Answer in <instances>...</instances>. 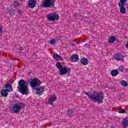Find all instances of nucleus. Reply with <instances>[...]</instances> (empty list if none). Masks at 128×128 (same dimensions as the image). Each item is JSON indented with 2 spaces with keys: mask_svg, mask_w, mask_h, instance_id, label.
<instances>
[{
  "mask_svg": "<svg viewBox=\"0 0 128 128\" xmlns=\"http://www.w3.org/2000/svg\"><path fill=\"white\" fill-rule=\"evenodd\" d=\"M21 2H24V0H21Z\"/></svg>",
  "mask_w": 128,
  "mask_h": 128,
  "instance_id": "2f4dec72",
  "label": "nucleus"
},
{
  "mask_svg": "<svg viewBox=\"0 0 128 128\" xmlns=\"http://www.w3.org/2000/svg\"><path fill=\"white\" fill-rule=\"evenodd\" d=\"M24 108V103L20 102L18 100H15L12 106H10V110L14 114H18Z\"/></svg>",
  "mask_w": 128,
  "mask_h": 128,
  "instance_id": "f03ea898",
  "label": "nucleus"
},
{
  "mask_svg": "<svg viewBox=\"0 0 128 128\" xmlns=\"http://www.w3.org/2000/svg\"><path fill=\"white\" fill-rule=\"evenodd\" d=\"M120 2L118 3V6L120 10V12L121 14H126V8H124V6H126V2L128 0H120Z\"/></svg>",
  "mask_w": 128,
  "mask_h": 128,
  "instance_id": "423d86ee",
  "label": "nucleus"
},
{
  "mask_svg": "<svg viewBox=\"0 0 128 128\" xmlns=\"http://www.w3.org/2000/svg\"><path fill=\"white\" fill-rule=\"evenodd\" d=\"M47 20L49 22H56L60 20V16L54 12L50 13L46 16Z\"/></svg>",
  "mask_w": 128,
  "mask_h": 128,
  "instance_id": "39448f33",
  "label": "nucleus"
},
{
  "mask_svg": "<svg viewBox=\"0 0 128 128\" xmlns=\"http://www.w3.org/2000/svg\"><path fill=\"white\" fill-rule=\"evenodd\" d=\"M42 84V82L38 79L32 80L30 82V86L32 88H34L37 85L40 86Z\"/></svg>",
  "mask_w": 128,
  "mask_h": 128,
  "instance_id": "6e6552de",
  "label": "nucleus"
},
{
  "mask_svg": "<svg viewBox=\"0 0 128 128\" xmlns=\"http://www.w3.org/2000/svg\"><path fill=\"white\" fill-rule=\"evenodd\" d=\"M9 10H8V12L10 14H12V12H14V9L12 8H9Z\"/></svg>",
  "mask_w": 128,
  "mask_h": 128,
  "instance_id": "b1692460",
  "label": "nucleus"
},
{
  "mask_svg": "<svg viewBox=\"0 0 128 128\" xmlns=\"http://www.w3.org/2000/svg\"><path fill=\"white\" fill-rule=\"evenodd\" d=\"M56 0H44L40 6L42 8H54Z\"/></svg>",
  "mask_w": 128,
  "mask_h": 128,
  "instance_id": "20e7f679",
  "label": "nucleus"
},
{
  "mask_svg": "<svg viewBox=\"0 0 128 128\" xmlns=\"http://www.w3.org/2000/svg\"><path fill=\"white\" fill-rule=\"evenodd\" d=\"M14 6L16 8L20 6V4L18 2H14Z\"/></svg>",
  "mask_w": 128,
  "mask_h": 128,
  "instance_id": "cd10ccee",
  "label": "nucleus"
},
{
  "mask_svg": "<svg viewBox=\"0 0 128 128\" xmlns=\"http://www.w3.org/2000/svg\"><path fill=\"white\" fill-rule=\"evenodd\" d=\"M56 68H58L59 70L62 68V64L60 62H58L56 64Z\"/></svg>",
  "mask_w": 128,
  "mask_h": 128,
  "instance_id": "4be33fe9",
  "label": "nucleus"
},
{
  "mask_svg": "<svg viewBox=\"0 0 128 128\" xmlns=\"http://www.w3.org/2000/svg\"><path fill=\"white\" fill-rule=\"evenodd\" d=\"M72 69L68 67H62L59 70L60 74L62 76L64 74H70Z\"/></svg>",
  "mask_w": 128,
  "mask_h": 128,
  "instance_id": "0eeeda50",
  "label": "nucleus"
},
{
  "mask_svg": "<svg viewBox=\"0 0 128 128\" xmlns=\"http://www.w3.org/2000/svg\"><path fill=\"white\" fill-rule=\"evenodd\" d=\"M118 70L120 72H122V70H124V67L122 66H118Z\"/></svg>",
  "mask_w": 128,
  "mask_h": 128,
  "instance_id": "393cba45",
  "label": "nucleus"
},
{
  "mask_svg": "<svg viewBox=\"0 0 128 128\" xmlns=\"http://www.w3.org/2000/svg\"><path fill=\"white\" fill-rule=\"evenodd\" d=\"M1 96H3V98H6L8 96V91L6 90H1Z\"/></svg>",
  "mask_w": 128,
  "mask_h": 128,
  "instance_id": "dca6fc26",
  "label": "nucleus"
},
{
  "mask_svg": "<svg viewBox=\"0 0 128 128\" xmlns=\"http://www.w3.org/2000/svg\"><path fill=\"white\" fill-rule=\"evenodd\" d=\"M113 58L114 60H122V62H124V56L120 54L114 55Z\"/></svg>",
  "mask_w": 128,
  "mask_h": 128,
  "instance_id": "1a4fd4ad",
  "label": "nucleus"
},
{
  "mask_svg": "<svg viewBox=\"0 0 128 128\" xmlns=\"http://www.w3.org/2000/svg\"><path fill=\"white\" fill-rule=\"evenodd\" d=\"M80 62L82 66H88V58H84L81 59Z\"/></svg>",
  "mask_w": 128,
  "mask_h": 128,
  "instance_id": "4468645a",
  "label": "nucleus"
},
{
  "mask_svg": "<svg viewBox=\"0 0 128 128\" xmlns=\"http://www.w3.org/2000/svg\"><path fill=\"white\" fill-rule=\"evenodd\" d=\"M71 60L74 62H76L78 60V54H72L71 58Z\"/></svg>",
  "mask_w": 128,
  "mask_h": 128,
  "instance_id": "2eb2a0df",
  "label": "nucleus"
},
{
  "mask_svg": "<svg viewBox=\"0 0 128 128\" xmlns=\"http://www.w3.org/2000/svg\"><path fill=\"white\" fill-rule=\"evenodd\" d=\"M122 128H128V118H124L122 121Z\"/></svg>",
  "mask_w": 128,
  "mask_h": 128,
  "instance_id": "9b49d317",
  "label": "nucleus"
},
{
  "mask_svg": "<svg viewBox=\"0 0 128 128\" xmlns=\"http://www.w3.org/2000/svg\"><path fill=\"white\" fill-rule=\"evenodd\" d=\"M120 84H121V86H124V88H126V86H128V82H126L124 80H122L120 82Z\"/></svg>",
  "mask_w": 128,
  "mask_h": 128,
  "instance_id": "aec40b11",
  "label": "nucleus"
},
{
  "mask_svg": "<svg viewBox=\"0 0 128 128\" xmlns=\"http://www.w3.org/2000/svg\"><path fill=\"white\" fill-rule=\"evenodd\" d=\"M85 94L88 96V98L94 102L102 104V100H104V94H102V92H94L92 94L85 92Z\"/></svg>",
  "mask_w": 128,
  "mask_h": 128,
  "instance_id": "f257e3e1",
  "label": "nucleus"
},
{
  "mask_svg": "<svg viewBox=\"0 0 128 128\" xmlns=\"http://www.w3.org/2000/svg\"><path fill=\"white\" fill-rule=\"evenodd\" d=\"M53 56L55 60H62V58L60 57V56L57 54H54Z\"/></svg>",
  "mask_w": 128,
  "mask_h": 128,
  "instance_id": "a211bd4d",
  "label": "nucleus"
},
{
  "mask_svg": "<svg viewBox=\"0 0 128 128\" xmlns=\"http://www.w3.org/2000/svg\"><path fill=\"white\" fill-rule=\"evenodd\" d=\"M2 32V26H0V32Z\"/></svg>",
  "mask_w": 128,
  "mask_h": 128,
  "instance_id": "c85d7f7f",
  "label": "nucleus"
},
{
  "mask_svg": "<svg viewBox=\"0 0 128 128\" xmlns=\"http://www.w3.org/2000/svg\"><path fill=\"white\" fill-rule=\"evenodd\" d=\"M126 48H128V41L126 43Z\"/></svg>",
  "mask_w": 128,
  "mask_h": 128,
  "instance_id": "c756f323",
  "label": "nucleus"
},
{
  "mask_svg": "<svg viewBox=\"0 0 128 128\" xmlns=\"http://www.w3.org/2000/svg\"><path fill=\"white\" fill-rule=\"evenodd\" d=\"M72 46H74V44H72Z\"/></svg>",
  "mask_w": 128,
  "mask_h": 128,
  "instance_id": "473e14b6",
  "label": "nucleus"
},
{
  "mask_svg": "<svg viewBox=\"0 0 128 128\" xmlns=\"http://www.w3.org/2000/svg\"><path fill=\"white\" fill-rule=\"evenodd\" d=\"M5 89L7 92H12V86H10V84H6L5 86Z\"/></svg>",
  "mask_w": 128,
  "mask_h": 128,
  "instance_id": "f3484780",
  "label": "nucleus"
},
{
  "mask_svg": "<svg viewBox=\"0 0 128 128\" xmlns=\"http://www.w3.org/2000/svg\"><path fill=\"white\" fill-rule=\"evenodd\" d=\"M72 112H72V110H69L68 111V114L69 116H70V118L72 116L71 114H72Z\"/></svg>",
  "mask_w": 128,
  "mask_h": 128,
  "instance_id": "bb28decb",
  "label": "nucleus"
},
{
  "mask_svg": "<svg viewBox=\"0 0 128 128\" xmlns=\"http://www.w3.org/2000/svg\"><path fill=\"white\" fill-rule=\"evenodd\" d=\"M108 42L110 44H112V42H116V38L114 36H112L108 38Z\"/></svg>",
  "mask_w": 128,
  "mask_h": 128,
  "instance_id": "412c9836",
  "label": "nucleus"
},
{
  "mask_svg": "<svg viewBox=\"0 0 128 128\" xmlns=\"http://www.w3.org/2000/svg\"><path fill=\"white\" fill-rule=\"evenodd\" d=\"M118 114H124L126 112V110L123 109L118 111Z\"/></svg>",
  "mask_w": 128,
  "mask_h": 128,
  "instance_id": "a878e982",
  "label": "nucleus"
},
{
  "mask_svg": "<svg viewBox=\"0 0 128 128\" xmlns=\"http://www.w3.org/2000/svg\"><path fill=\"white\" fill-rule=\"evenodd\" d=\"M56 100V96L54 94H52L49 98L48 102L50 104H52Z\"/></svg>",
  "mask_w": 128,
  "mask_h": 128,
  "instance_id": "f8f14e48",
  "label": "nucleus"
},
{
  "mask_svg": "<svg viewBox=\"0 0 128 128\" xmlns=\"http://www.w3.org/2000/svg\"><path fill=\"white\" fill-rule=\"evenodd\" d=\"M20 50H24V49L22 48V47L20 46Z\"/></svg>",
  "mask_w": 128,
  "mask_h": 128,
  "instance_id": "7c9ffc66",
  "label": "nucleus"
},
{
  "mask_svg": "<svg viewBox=\"0 0 128 128\" xmlns=\"http://www.w3.org/2000/svg\"><path fill=\"white\" fill-rule=\"evenodd\" d=\"M49 42L50 44L54 45L56 44V40L52 39L49 41Z\"/></svg>",
  "mask_w": 128,
  "mask_h": 128,
  "instance_id": "5701e85b",
  "label": "nucleus"
},
{
  "mask_svg": "<svg viewBox=\"0 0 128 128\" xmlns=\"http://www.w3.org/2000/svg\"><path fill=\"white\" fill-rule=\"evenodd\" d=\"M111 74L112 76H116L118 74V71L116 70H112L111 71Z\"/></svg>",
  "mask_w": 128,
  "mask_h": 128,
  "instance_id": "6ab92c4d",
  "label": "nucleus"
},
{
  "mask_svg": "<svg viewBox=\"0 0 128 128\" xmlns=\"http://www.w3.org/2000/svg\"><path fill=\"white\" fill-rule=\"evenodd\" d=\"M19 92L22 94H28V83L24 80H20L18 82Z\"/></svg>",
  "mask_w": 128,
  "mask_h": 128,
  "instance_id": "7ed1b4c3",
  "label": "nucleus"
},
{
  "mask_svg": "<svg viewBox=\"0 0 128 128\" xmlns=\"http://www.w3.org/2000/svg\"><path fill=\"white\" fill-rule=\"evenodd\" d=\"M36 90H37L36 94H42V92H44V87L42 86H38L35 88Z\"/></svg>",
  "mask_w": 128,
  "mask_h": 128,
  "instance_id": "9d476101",
  "label": "nucleus"
},
{
  "mask_svg": "<svg viewBox=\"0 0 128 128\" xmlns=\"http://www.w3.org/2000/svg\"><path fill=\"white\" fill-rule=\"evenodd\" d=\"M36 0H29L28 3V6L30 8H34L36 7Z\"/></svg>",
  "mask_w": 128,
  "mask_h": 128,
  "instance_id": "ddd939ff",
  "label": "nucleus"
}]
</instances>
